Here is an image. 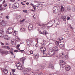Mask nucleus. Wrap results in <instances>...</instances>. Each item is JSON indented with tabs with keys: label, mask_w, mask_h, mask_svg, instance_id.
<instances>
[{
	"label": "nucleus",
	"mask_w": 75,
	"mask_h": 75,
	"mask_svg": "<svg viewBox=\"0 0 75 75\" xmlns=\"http://www.w3.org/2000/svg\"><path fill=\"white\" fill-rule=\"evenodd\" d=\"M46 41L45 40H43V42L41 43V44H43L41 45L42 47H42L40 48V51L42 52H45V51H46V49L45 47H44L46 45Z\"/></svg>",
	"instance_id": "1"
},
{
	"label": "nucleus",
	"mask_w": 75,
	"mask_h": 75,
	"mask_svg": "<svg viewBox=\"0 0 75 75\" xmlns=\"http://www.w3.org/2000/svg\"><path fill=\"white\" fill-rule=\"evenodd\" d=\"M58 47H56L54 46L53 48V50L51 51V52H52V57L55 55L56 52H58Z\"/></svg>",
	"instance_id": "2"
},
{
	"label": "nucleus",
	"mask_w": 75,
	"mask_h": 75,
	"mask_svg": "<svg viewBox=\"0 0 75 75\" xmlns=\"http://www.w3.org/2000/svg\"><path fill=\"white\" fill-rule=\"evenodd\" d=\"M13 31H14V30H13V29L12 27H10L8 28L7 30L6 33L7 34H11V33H12Z\"/></svg>",
	"instance_id": "3"
},
{
	"label": "nucleus",
	"mask_w": 75,
	"mask_h": 75,
	"mask_svg": "<svg viewBox=\"0 0 75 75\" xmlns=\"http://www.w3.org/2000/svg\"><path fill=\"white\" fill-rule=\"evenodd\" d=\"M53 10L54 13L57 14V13H58V11H59V9H58V8L57 6H54L53 8Z\"/></svg>",
	"instance_id": "4"
},
{
	"label": "nucleus",
	"mask_w": 75,
	"mask_h": 75,
	"mask_svg": "<svg viewBox=\"0 0 75 75\" xmlns=\"http://www.w3.org/2000/svg\"><path fill=\"white\" fill-rule=\"evenodd\" d=\"M59 63L60 65H62L63 67H65L66 66V63H65L62 60H60L59 61Z\"/></svg>",
	"instance_id": "5"
},
{
	"label": "nucleus",
	"mask_w": 75,
	"mask_h": 75,
	"mask_svg": "<svg viewBox=\"0 0 75 75\" xmlns=\"http://www.w3.org/2000/svg\"><path fill=\"white\" fill-rule=\"evenodd\" d=\"M1 24L2 26H5V25H6L7 24V21H5L4 20H2V22H1Z\"/></svg>",
	"instance_id": "6"
},
{
	"label": "nucleus",
	"mask_w": 75,
	"mask_h": 75,
	"mask_svg": "<svg viewBox=\"0 0 75 75\" xmlns=\"http://www.w3.org/2000/svg\"><path fill=\"white\" fill-rule=\"evenodd\" d=\"M24 66L23 64H20L18 66V69H21V70H22V69H23V67Z\"/></svg>",
	"instance_id": "7"
},
{
	"label": "nucleus",
	"mask_w": 75,
	"mask_h": 75,
	"mask_svg": "<svg viewBox=\"0 0 75 75\" xmlns=\"http://www.w3.org/2000/svg\"><path fill=\"white\" fill-rule=\"evenodd\" d=\"M23 73L24 74H27L29 73V71H28L27 69L25 68L23 71Z\"/></svg>",
	"instance_id": "8"
},
{
	"label": "nucleus",
	"mask_w": 75,
	"mask_h": 75,
	"mask_svg": "<svg viewBox=\"0 0 75 75\" xmlns=\"http://www.w3.org/2000/svg\"><path fill=\"white\" fill-rule=\"evenodd\" d=\"M37 67H38V68L40 69H44V66L42 65L38 64L37 65Z\"/></svg>",
	"instance_id": "9"
},
{
	"label": "nucleus",
	"mask_w": 75,
	"mask_h": 75,
	"mask_svg": "<svg viewBox=\"0 0 75 75\" xmlns=\"http://www.w3.org/2000/svg\"><path fill=\"white\" fill-rule=\"evenodd\" d=\"M65 69L67 71H69L71 69V67L69 66H66L65 67Z\"/></svg>",
	"instance_id": "10"
},
{
	"label": "nucleus",
	"mask_w": 75,
	"mask_h": 75,
	"mask_svg": "<svg viewBox=\"0 0 75 75\" xmlns=\"http://www.w3.org/2000/svg\"><path fill=\"white\" fill-rule=\"evenodd\" d=\"M28 30L29 31L31 30L33 28V26L32 25H30L28 26Z\"/></svg>",
	"instance_id": "11"
},
{
	"label": "nucleus",
	"mask_w": 75,
	"mask_h": 75,
	"mask_svg": "<svg viewBox=\"0 0 75 75\" xmlns=\"http://www.w3.org/2000/svg\"><path fill=\"white\" fill-rule=\"evenodd\" d=\"M11 43L12 45H16V41L13 40H12L11 41Z\"/></svg>",
	"instance_id": "12"
},
{
	"label": "nucleus",
	"mask_w": 75,
	"mask_h": 75,
	"mask_svg": "<svg viewBox=\"0 0 75 75\" xmlns=\"http://www.w3.org/2000/svg\"><path fill=\"white\" fill-rule=\"evenodd\" d=\"M20 47V45H17V47H18V50H20V51H21V52H25V51H24V50H20V48H18V47Z\"/></svg>",
	"instance_id": "13"
},
{
	"label": "nucleus",
	"mask_w": 75,
	"mask_h": 75,
	"mask_svg": "<svg viewBox=\"0 0 75 75\" xmlns=\"http://www.w3.org/2000/svg\"><path fill=\"white\" fill-rule=\"evenodd\" d=\"M25 60V58H22L20 59V61L21 62H22V64H24V60Z\"/></svg>",
	"instance_id": "14"
},
{
	"label": "nucleus",
	"mask_w": 75,
	"mask_h": 75,
	"mask_svg": "<svg viewBox=\"0 0 75 75\" xmlns=\"http://www.w3.org/2000/svg\"><path fill=\"white\" fill-rule=\"evenodd\" d=\"M4 38L6 40H9V38L8 37V36L7 35H4Z\"/></svg>",
	"instance_id": "15"
},
{
	"label": "nucleus",
	"mask_w": 75,
	"mask_h": 75,
	"mask_svg": "<svg viewBox=\"0 0 75 75\" xmlns=\"http://www.w3.org/2000/svg\"><path fill=\"white\" fill-rule=\"evenodd\" d=\"M3 72L4 74H7V73H8V70L6 69H4Z\"/></svg>",
	"instance_id": "16"
},
{
	"label": "nucleus",
	"mask_w": 75,
	"mask_h": 75,
	"mask_svg": "<svg viewBox=\"0 0 75 75\" xmlns=\"http://www.w3.org/2000/svg\"><path fill=\"white\" fill-rule=\"evenodd\" d=\"M42 5L41 4H38L36 5V6L38 7H42Z\"/></svg>",
	"instance_id": "17"
},
{
	"label": "nucleus",
	"mask_w": 75,
	"mask_h": 75,
	"mask_svg": "<svg viewBox=\"0 0 75 75\" xmlns=\"http://www.w3.org/2000/svg\"><path fill=\"white\" fill-rule=\"evenodd\" d=\"M30 41H28L27 42V43L28 44V45H31V44H32L33 43V42L32 41H30Z\"/></svg>",
	"instance_id": "18"
},
{
	"label": "nucleus",
	"mask_w": 75,
	"mask_h": 75,
	"mask_svg": "<svg viewBox=\"0 0 75 75\" xmlns=\"http://www.w3.org/2000/svg\"><path fill=\"white\" fill-rule=\"evenodd\" d=\"M16 7H17V8H18L19 7V6H20V5L18 3H16L15 4V6Z\"/></svg>",
	"instance_id": "19"
},
{
	"label": "nucleus",
	"mask_w": 75,
	"mask_h": 75,
	"mask_svg": "<svg viewBox=\"0 0 75 75\" xmlns=\"http://www.w3.org/2000/svg\"><path fill=\"white\" fill-rule=\"evenodd\" d=\"M53 66H54L53 64H50L49 66V68H52L53 67Z\"/></svg>",
	"instance_id": "20"
},
{
	"label": "nucleus",
	"mask_w": 75,
	"mask_h": 75,
	"mask_svg": "<svg viewBox=\"0 0 75 75\" xmlns=\"http://www.w3.org/2000/svg\"><path fill=\"white\" fill-rule=\"evenodd\" d=\"M61 11H64V8L62 6H61Z\"/></svg>",
	"instance_id": "21"
},
{
	"label": "nucleus",
	"mask_w": 75,
	"mask_h": 75,
	"mask_svg": "<svg viewBox=\"0 0 75 75\" xmlns=\"http://www.w3.org/2000/svg\"><path fill=\"white\" fill-rule=\"evenodd\" d=\"M67 9L68 11H70L71 10V7L70 6H68L67 7Z\"/></svg>",
	"instance_id": "22"
},
{
	"label": "nucleus",
	"mask_w": 75,
	"mask_h": 75,
	"mask_svg": "<svg viewBox=\"0 0 75 75\" xmlns=\"http://www.w3.org/2000/svg\"><path fill=\"white\" fill-rule=\"evenodd\" d=\"M48 53L49 55H52V53L51 52V51H48Z\"/></svg>",
	"instance_id": "23"
},
{
	"label": "nucleus",
	"mask_w": 75,
	"mask_h": 75,
	"mask_svg": "<svg viewBox=\"0 0 75 75\" xmlns=\"http://www.w3.org/2000/svg\"><path fill=\"white\" fill-rule=\"evenodd\" d=\"M65 58L66 59H69V57L68 56V54H67L66 55Z\"/></svg>",
	"instance_id": "24"
},
{
	"label": "nucleus",
	"mask_w": 75,
	"mask_h": 75,
	"mask_svg": "<svg viewBox=\"0 0 75 75\" xmlns=\"http://www.w3.org/2000/svg\"><path fill=\"white\" fill-rule=\"evenodd\" d=\"M19 17V18H18ZM16 18H21V16L20 15H17L16 16Z\"/></svg>",
	"instance_id": "25"
},
{
	"label": "nucleus",
	"mask_w": 75,
	"mask_h": 75,
	"mask_svg": "<svg viewBox=\"0 0 75 75\" xmlns=\"http://www.w3.org/2000/svg\"><path fill=\"white\" fill-rule=\"evenodd\" d=\"M5 10V8H3L1 7H0V11H4Z\"/></svg>",
	"instance_id": "26"
},
{
	"label": "nucleus",
	"mask_w": 75,
	"mask_h": 75,
	"mask_svg": "<svg viewBox=\"0 0 75 75\" xmlns=\"http://www.w3.org/2000/svg\"><path fill=\"white\" fill-rule=\"evenodd\" d=\"M52 23V22H49L48 23H47V24H42V25H48V24H49V23Z\"/></svg>",
	"instance_id": "27"
},
{
	"label": "nucleus",
	"mask_w": 75,
	"mask_h": 75,
	"mask_svg": "<svg viewBox=\"0 0 75 75\" xmlns=\"http://www.w3.org/2000/svg\"><path fill=\"white\" fill-rule=\"evenodd\" d=\"M27 69L28 71V72H30V71H32V69L31 68H29V69Z\"/></svg>",
	"instance_id": "28"
},
{
	"label": "nucleus",
	"mask_w": 75,
	"mask_h": 75,
	"mask_svg": "<svg viewBox=\"0 0 75 75\" xmlns=\"http://www.w3.org/2000/svg\"><path fill=\"white\" fill-rule=\"evenodd\" d=\"M43 57H47V53H44L43 54Z\"/></svg>",
	"instance_id": "29"
},
{
	"label": "nucleus",
	"mask_w": 75,
	"mask_h": 75,
	"mask_svg": "<svg viewBox=\"0 0 75 75\" xmlns=\"http://www.w3.org/2000/svg\"><path fill=\"white\" fill-rule=\"evenodd\" d=\"M10 74V75H16V74L15 75V74H14V73L13 72H11Z\"/></svg>",
	"instance_id": "30"
},
{
	"label": "nucleus",
	"mask_w": 75,
	"mask_h": 75,
	"mask_svg": "<svg viewBox=\"0 0 75 75\" xmlns=\"http://www.w3.org/2000/svg\"><path fill=\"white\" fill-rule=\"evenodd\" d=\"M59 42L57 41L56 42V45H57V46L59 45Z\"/></svg>",
	"instance_id": "31"
},
{
	"label": "nucleus",
	"mask_w": 75,
	"mask_h": 75,
	"mask_svg": "<svg viewBox=\"0 0 75 75\" xmlns=\"http://www.w3.org/2000/svg\"><path fill=\"white\" fill-rule=\"evenodd\" d=\"M6 19H9L10 18V16H6Z\"/></svg>",
	"instance_id": "32"
},
{
	"label": "nucleus",
	"mask_w": 75,
	"mask_h": 75,
	"mask_svg": "<svg viewBox=\"0 0 75 75\" xmlns=\"http://www.w3.org/2000/svg\"><path fill=\"white\" fill-rule=\"evenodd\" d=\"M12 71H11V72H16V69H12Z\"/></svg>",
	"instance_id": "33"
},
{
	"label": "nucleus",
	"mask_w": 75,
	"mask_h": 75,
	"mask_svg": "<svg viewBox=\"0 0 75 75\" xmlns=\"http://www.w3.org/2000/svg\"><path fill=\"white\" fill-rule=\"evenodd\" d=\"M69 27L70 28H71V29H72V30H73V29H74V28L71 26V25H69Z\"/></svg>",
	"instance_id": "34"
},
{
	"label": "nucleus",
	"mask_w": 75,
	"mask_h": 75,
	"mask_svg": "<svg viewBox=\"0 0 75 75\" xmlns=\"http://www.w3.org/2000/svg\"><path fill=\"white\" fill-rule=\"evenodd\" d=\"M17 21H21V18H17Z\"/></svg>",
	"instance_id": "35"
},
{
	"label": "nucleus",
	"mask_w": 75,
	"mask_h": 75,
	"mask_svg": "<svg viewBox=\"0 0 75 75\" xmlns=\"http://www.w3.org/2000/svg\"><path fill=\"white\" fill-rule=\"evenodd\" d=\"M63 45L61 44L60 45L59 47L60 48H62V47H63Z\"/></svg>",
	"instance_id": "36"
},
{
	"label": "nucleus",
	"mask_w": 75,
	"mask_h": 75,
	"mask_svg": "<svg viewBox=\"0 0 75 75\" xmlns=\"http://www.w3.org/2000/svg\"><path fill=\"white\" fill-rule=\"evenodd\" d=\"M23 12H24L25 13H27V11L26 10H24L23 11Z\"/></svg>",
	"instance_id": "37"
},
{
	"label": "nucleus",
	"mask_w": 75,
	"mask_h": 75,
	"mask_svg": "<svg viewBox=\"0 0 75 75\" xmlns=\"http://www.w3.org/2000/svg\"><path fill=\"white\" fill-rule=\"evenodd\" d=\"M64 17H65V16H62L61 18H62V19H63L64 18Z\"/></svg>",
	"instance_id": "38"
},
{
	"label": "nucleus",
	"mask_w": 75,
	"mask_h": 75,
	"mask_svg": "<svg viewBox=\"0 0 75 75\" xmlns=\"http://www.w3.org/2000/svg\"><path fill=\"white\" fill-rule=\"evenodd\" d=\"M14 32H15V33L16 34H17V35L18 34V31L15 30L14 31Z\"/></svg>",
	"instance_id": "39"
},
{
	"label": "nucleus",
	"mask_w": 75,
	"mask_h": 75,
	"mask_svg": "<svg viewBox=\"0 0 75 75\" xmlns=\"http://www.w3.org/2000/svg\"><path fill=\"white\" fill-rule=\"evenodd\" d=\"M64 57H65V56H64V54H63L62 55V56H61V58H64Z\"/></svg>",
	"instance_id": "40"
},
{
	"label": "nucleus",
	"mask_w": 75,
	"mask_h": 75,
	"mask_svg": "<svg viewBox=\"0 0 75 75\" xmlns=\"http://www.w3.org/2000/svg\"><path fill=\"white\" fill-rule=\"evenodd\" d=\"M24 21H25V19H23L22 20L20 21V22H21V23H22V22H24Z\"/></svg>",
	"instance_id": "41"
},
{
	"label": "nucleus",
	"mask_w": 75,
	"mask_h": 75,
	"mask_svg": "<svg viewBox=\"0 0 75 75\" xmlns=\"http://www.w3.org/2000/svg\"><path fill=\"white\" fill-rule=\"evenodd\" d=\"M39 57H38V56H37V55H36L35 57V58H36V59H37V58H38Z\"/></svg>",
	"instance_id": "42"
},
{
	"label": "nucleus",
	"mask_w": 75,
	"mask_h": 75,
	"mask_svg": "<svg viewBox=\"0 0 75 75\" xmlns=\"http://www.w3.org/2000/svg\"><path fill=\"white\" fill-rule=\"evenodd\" d=\"M63 20L64 21H65L66 20V17H64V18Z\"/></svg>",
	"instance_id": "43"
},
{
	"label": "nucleus",
	"mask_w": 75,
	"mask_h": 75,
	"mask_svg": "<svg viewBox=\"0 0 75 75\" xmlns=\"http://www.w3.org/2000/svg\"><path fill=\"white\" fill-rule=\"evenodd\" d=\"M21 30H22V31H24V28H21Z\"/></svg>",
	"instance_id": "44"
},
{
	"label": "nucleus",
	"mask_w": 75,
	"mask_h": 75,
	"mask_svg": "<svg viewBox=\"0 0 75 75\" xmlns=\"http://www.w3.org/2000/svg\"><path fill=\"white\" fill-rule=\"evenodd\" d=\"M13 35L16 36V35H17V33L16 34V33H15V32H14V33H13Z\"/></svg>",
	"instance_id": "45"
},
{
	"label": "nucleus",
	"mask_w": 75,
	"mask_h": 75,
	"mask_svg": "<svg viewBox=\"0 0 75 75\" xmlns=\"http://www.w3.org/2000/svg\"><path fill=\"white\" fill-rule=\"evenodd\" d=\"M63 54H59V56L60 57V58H61V57L62 55Z\"/></svg>",
	"instance_id": "46"
},
{
	"label": "nucleus",
	"mask_w": 75,
	"mask_h": 75,
	"mask_svg": "<svg viewBox=\"0 0 75 75\" xmlns=\"http://www.w3.org/2000/svg\"><path fill=\"white\" fill-rule=\"evenodd\" d=\"M30 54H33V51H30Z\"/></svg>",
	"instance_id": "47"
},
{
	"label": "nucleus",
	"mask_w": 75,
	"mask_h": 75,
	"mask_svg": "<svg viewBox=\"0 0 75 75\" xmlns=\"http://www.w3.org/2000/svg\"><path fill=\"white\" fill-rule=\"evenodd\" d=\"M56 20H59V18L58 17H57L56 18Z\"/></svg>",
	"instance_id": "48"
},
{
	"label": "nucleus",
	"mask_w": 75,
	"mask_h": 75,
	"mask_svg": "<svg viewBox=\"0 0 75 75\" xmlns=\"http://www.w3.org/2000/svg\"><path fill=\"white\" fill-rule=\"evenodd\" d=\"M59 40L60 41H61V40H62L63 38H59Z\"/></svg>",
	"instance_id": "49"
},
{
	"label": "nucleus",
	"mask_w": 75,
	"mask_h": 75,
	"mask_svg": "<svg viewBox=\"0 0 75 75\" xmlns=\"http://www.w3.org/2000/svg\"><path fill=\"white\" fill-rule=\"evenodd\" d=\"M14 52H18V51L17 50H14Z\"/></svg>",
	"instance_id": "50"
},
{
	"label": "nucleus",
	"mask_w": 75,
	"mask_h": 75,
	"mask_svg": "<svg viewBox=\"0 0 75 75\" xmlns=\"http://www.w3.org/2000/svg\"><path fill=\"white\" fill-rule=\"evenodd\" d=\"M1 32L2 33H4V31H3V28H1Z\"/></svg>",
	"instance_id": "51"
},
{
	"label": "nucleus",
	"mask_w": 75,
	"mask_h": 75,
	"mask_svg": "<svg viewBox=\"0 0 75 75\" xmlns=\"http://www.w3.org/2000/svg\"><path fill=\"white\" fill-rule=\"evenodd\" d=\"M67 20H69V19H70V17H68L67 18Z\"/></svg>",
	"instance_id": "52"
},
{
	"label": "nucleus",
	"mask_w": 75,
	"mask_h": 75,
	"mask_svg": "<svg viewBox=\"0 0 75 75\" xmlns=\"http://www.w3.org/2000/svg\"><path fill=\"white\" fill-rule=\"evenodd\" d=\"M21 4L23 6H25V4H24L23 2H21Z\"/></svg>",
	"instance_id": "53"
},
{
	"label": "nucleus",
	"mask_w": 75,
	"mask_h": 75,
	"mask_svg": "<svg viewBox=\"0 0 75 75\" xmlns=\"http://www.w3.org/2000/svg\"><path fill=\"white\" fill-rule=\"evenodd\" d=\"M6 48H7L8 50H10V47L8 46H6Z\"/></svg>",
	"instance_id": "54"
},
{
	"label": "nucleus",
	"mask_w": 75,
	"mask_h": 75,
	"mask_svg": "<svg viewBox=\"0 0 75 75\" xmlns=\"http://www.w3.org/2000/svg\"><path fill=\"white\" fill-rule=\"evenodd\" d=\"M73 11L74 13H75V8L73 9Z\"/></svg>",
	"instance_id": "55"
},
{
	"label": "nucleus",
	"mask_w": 75,
	"mask_h": 75,
	"mask_svg": "<svg viewBox=\"0 0 75 75\" xmlns=\"http://www.w3.org/2000/svg\"><path fill=\"white\" fill-rule=\"evenodd\" d=\"M7 6V4H5L4 5V7H6Z\"/></svg>",
	"instance_id": "56"
},
{
	"label": "nucleus",
	"mask_w": 75,
	"mask_h": 75,
	"mask_svg": "<svg viewBox=\"0 0 75 75\" xmlns=\"http://www.w3.org/2000/svg\"><path fill=\"white\" fill-rule=\"evenodd\" d=\"M1 44L2 45H4V43H3L2 42H1Z\"/></svg>",
	"instance_id": "57"
},
{
	"label": "nucleus",
	"mask_w": 75,
	"mask_h": 75,
	"mask_svg": "<svg viewBox=\"0 0 75 75\" xmlns=\"http://www.w3.org/2000/svg\"><path fill=\"white\" fill-rule=\"evenodd\" d=\"M2 36V33H1V32L0 33V37H1Z\"/></svg>",
	"instance_id": "58"
},
{
	"label": "nucleus",
	"mask_w": 75,
	"mask_h": 75,
	"mask_svg": "<svg viewBox=\"0 0 75 75\" xmlns=\"http://www.w3.org/2000/svg\"><path fill=\"white\" fill-rule=\"evenodd\" d=\"M40 34H43V35H44V33H42V32H40Z\"/></svg>",
	"instance_id": "59"
},
{
	"label": "nucleus",
	"mask_w": 75,
	"mask_h": 75,
	"mask_svg": "<svg viewBox=\"0 0 75 75\" xmlns=\"http://www.w3.org/2000/svg\"><path fill=\"white\" fill-rule=\"evenodd\" d=\"M15 0H11V1H12V2H14V1H15Z\"/></svg>",
	"instance_id": "60"
},
{
	"label": "nucleus",
	"mask_w": 75,
	"mask_h": 75,
	"mask_svg": "<svg viewBox=\"0 0 75 75\" xmlns=\"http://www.w3.org/2000/svg\"><path fill=\"white\" fill-rule=\"evenodd\" d=\"M55 58H56V59H58V56L55 57Z\"/></svg>",
	"instance_id": "61"
},
{
	"label": "nucleus",
	"mask_w": 75,
	"mask_h": 75,
	"mask_svg": "<svg viewBox=\"0 0 75 75\" xmlns=\"http://www.w3.org/2000/svg\"><path fill=\"white\" fill-rule=\"evenodd\" d=\"M14 6H15V5H13V6H12V8H14Z\"/></svg>",
	"instance_id": "62"
},
{
	"label": "nucleus",
	"mask_w": 75,
	"mask_h": 75,
	"mask_svg": "<svg viewBox=\"0 0 75 75\" xmlns=\"http://www.w3.org/2000/svg\"><path fill=\"white\" fill-rule=\"evenodd\" d=\"M30 5H31V6H33H33H34V4H31Z\"/></svg>",
	"instance_id": "63"
},
{
	"label": "nucleus",
	"mask_w": 75,
	"mask_h": 75,
	"mask_svg": "<svg viewBox=\"0 0 75 75\" xmlns=\"http://www.w3.org/2000/svg\"><path fill=\"white\" fill-rule=\"evenodd\" d=\"M5 3V0H4L2 4H4Z\"/></svg>",
	"instance_id": "64"
}]
</instances>
